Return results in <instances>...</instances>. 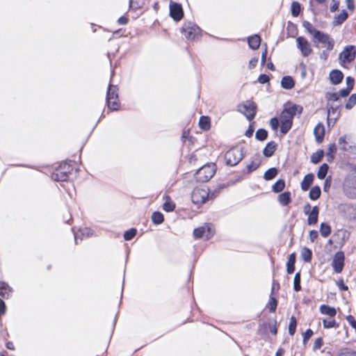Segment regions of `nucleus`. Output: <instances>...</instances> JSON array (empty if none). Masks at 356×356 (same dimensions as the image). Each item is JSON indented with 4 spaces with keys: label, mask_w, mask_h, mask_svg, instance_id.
Returning a JSON list of instances; mask_svg holds the SVG:
<instances>
[{
    "label": "nucleus",
    "mask_w": 356,
    "mask_h": 356,
    "mask_svg": "<svg viewBox=\"0 0 356 356\" xmlns=\"http://www.w3.org/2000/svg\"><path fill=\"white\" fill-rule=\"evenodd\" d=\"M320 312L321 314L330 317H334L337 314V311L334 307L325 305H323L320 307Z\"/></svg>",
    "instance_id": "20"
},
{
    "label": "nucleus",
    "mask_w": 356,
    "mask_h": 356,
    "mask_svg": "<svg viewBox=\"0 0 356 356\" xmlns=\"http://www.w3.org/2000/svg\"><path fill=\"white\" fill-rule=\"evenodd\" d=\"M211 229L208 226L200 227L194 229L193 235L195 238H199L205 236L207 238H210L211 235Z\"/></svg>",
    "instance_id": "14"
},
{
    "label": "nucleus",
    "mask_w": 356,
    "mask_h": 356,
    "mask_svg": "<svg viewBox=\"0 0 356 356\" xmlns=\"http://www.w3.org/2000/svg\"><path fill=\"white\" fill-rule=\"evenodd\" d=\"M243 157L242 149L238 147L228 150L225 154L227 165L234 166L238 163Z\"/></svg>",
    "instance_id": "3"
},
{
    "label": "nucleus",
    "mask_w": 356,
    "mask_h": 356,
    "mask_svg": "<svg viewBox=\"0 0 356 356\" xmlns=\"http://www.w3.org/2000/svg\"><path fill=\"white\" fill-rule=\"evenodd\" d=\"M314 177V176L312 173H309L305 176L303 180L301 182V188L302 191H306L309 188L311 184L313 182Z\"/></svg>",
    "instance_id": "18"
},
{
    "label": "nucleus",
    "mask_w": 356,
    "mask_h": 356,
    "mask_svg": "<svg viewBox=\"0 0 356 356\" xmlns=\"http://www.w3.org/2000/svg\"><path fill=\"white\" fill-rule=\"evenodd\" d=\"M324 155V152L323 150H318L316 152L314 153L311 156V162L313 163H319L323 156Z\"/></svg>",
    "instance_id": "34"
},
{
    "label": "nucleus",
    "mask_w": 356,
    "mask_h": 356,
    "mask_svg": "<svg viewBox=\"0 0 356 356\" xmlns=\"http://www.w3.org/2000/svg\"><path fill=\"white\" fill-rule=\"evenodd\" d=\"M296 254L292 253L289 256L287 261L286 272L288 274H291L295 270Z\"/></svg>",
    "instance_id": "22"
},
{
    "label": "nucleus",
    "mask_w": 356,
    "mask_h": 356,
    "mask_svg": "<svg viewBox=\"0 0 356 356\" xmlns=\"http://www.w3.org/2000/svg\"><path fill=\"white\" fill-rule=\"evenodd\" d=\"M296 47L304 57H307L312 53L311 44L308 40L302 36H299L296 38Z\"/></svg>",
    "instance_id": "9"
},
{
    "label": "nucleus",
    "mask_w": 356,
    "mask_h": 356,
    "mask_svg": "<svg viewBox=\"0 0 356 356\" xmlns=\"http://www.w3.org/2000/svg\"><path fill=\"white\" fill-rule=\"evenodd\" d=\"M341 356H356V352L353 350H347L342 353Z\"/></svg>",
    "instance_id": "63"
},
{
    "label": "nucleus",
    "mask_w": 356,
    "mask_h": 356,
    "mask_svg": "<svg viewBox=\"0 0 356 356\" xmlns=\"http://www.w3.org/2000/svg\"><path fill=\"white\" fill-rule=\"evenodd\" d=\"M313 334V332L312 330L308 329L305 331L303 334L304 341L308 340Z\"/></svg>",
    "instance_id": "60"
},
{
    "label": "nucleus",
    "mask_w": 356,
    "mask_h": 356,
    "mask_svg": "<svg viewBox=\"0 0 356 356\" xmlns=\"http://www.w3.org/2000/svg\"><path fill=\"white\" fill-rule=\"evenodd\" d=\"M259 163H260L258 160L252 161L250 164L247 165L248 172H252L257 169V168L259 166Z\"/></svg>",
    "instance_id": "46"
},
{
    "label": "nucleus",
    "mask_w": 356,
    "mask_h": 356,
    "mask_svg": "<svg viewBox=\"0 0 356 356\" xmlns=\"http://www.w3.org/2000/svg\"><path fill=\"white\" fill-rule=\"evenodd\" d=\"M136 234V229L132 228V229H129L124 232V238L126 241H129V240L132 239L135 236Z\"/></svg>",
    "instance_id": "44"
},
{
    "label": "nucleus",
    "mask_w": 356,
    "mask_h": 356,
    "mask_svg": "<svg viewBox=\"0 0 356 356\" xmlns=\"http://www.w3.org/2000/svg\"><path fill=\"white\" fill-rule=\"evenodd\" d=\"M328 165L326 163H323L321 165V167L318 169V171L317 172V177L320 179H323L328 171Z\"/></svg>",
    "instance_id": "32"
},
{
    "label": "nucleus",
    "mask_w": 356,
    "mask_h": 356,
    "mask_svg": "<svg viewBox=\"0 0 356 356\" xmlns=\"http://www.w3.org/2000/svg\"><path fill=\"white\" fill-rule=\"evenodd\" d=\"M337 150V147L334 143H332L329 145L326 156H329L331 154H333Z\"/></svg>",
    "instance_id": "53"
},
{
    "label": "nucleus",
    "mask_w": 356,
    "mask_h": 356,
    "mask_svg": "<svg viewBox=\"0 0 356 356\" xmlns=\"http://www.w3.org/2000/svg\"><path fill=\"white\" fill-rule=\"evenodd\" d=\"M296 111L297 106L293 105L286 106L281 113L280 121L281 123L280 131L282 134H286L291 129Z\"/></svg>",
    "instance_id": "1"
},
{
    "label": "nucleus",
    "mask_w": 356,
    "mask_h": 356,
    "mask_svg": "<svg viewBox=\"0 0 356 356\" xmlns=\"http://www.w3.org/2000/svg\"><path fill=\"white\" fill-rule=\"evenodd\" d=\"M277 300L275 298L270 297L268 302V308L270 312H274L277 308Z\"/></svg>",
    "instance_id": "45"
},
{
    "label": "nucleus",
    "mask_w": 356,
    "mask_h": 356,
    "mask_svg": "<svg viewBox=\"0 0 356 356\" xmlns=\"http://www.w3.org/2000/svg\"><path fill=\"white\" fill-rule=\"evenodd\" d=\"M332 4L330 6V11L331 12H335L339 8L340 0H332Z\"/></svg>",
    "instance_id": "51"
},
{
    "label": "nucleus",
    "mask_w": 356,
    "mask_h": 356,
    "mask_svg": "<svg viewBox=\"0 0 356 356\" xmlns=\"http://www.w3.org/2000/svg\"><path fill=\"white\" fill-rule=\"evenodd\" d=\"M293 289L296 291H299L301 289L300 286V274L296 273L293 279Z\"/></svg>",
    "instance_id": "39"
},
{
    "label": "nucleus",
    "mask_w": 356,
    "mask_h": 356,
    "mask_svg": "<svg viewBox=\"0 0 356 356\" xmlns=\"http://www.w3.org/2000/svg\"><path fill=\"white\" fill-rule=\"evenodd\" d=\"M269 81V77L268 76L266 75V74H261L259 78H258V81L260 83H266L267 82H268Z\"/></svg>",
    "instance_id": "55"
},
{
    "label": "nucleus",
    "mask_w": 356,
    "mask_h": 356,
    "mask_svg": "<svg viewBox=\"0 0 356 356\" xmlns=\"http://www.w3.org/2000/svg\"><path fill=\"white\" fill-rule=\"evenodd\" d=\"M260 43H261V39H260V37L257 35L250 36L248 38L249 47L252 49H257V48H259Z\"/></svg>",
    "instance_id": "23"
},
{
    "label": "nucleus",
    "mask_w": 356,
    "mask_h": 356,
    "mask_svg": "<svg viewBox=\"0 0 356 356\" xmlns=\"http://www.w3.org/2000/svg\"><path fill=\"white\" fill-rule=\"evenodd\" d=\"M278 201L282 206H286L291 202V193L284 192L278 196Z\"/></svg>",
    "instance_id": "25"
},
{
    "label": "nucleus",
    "mask_w": 356,
    "mask_h": 356,
    "mask_svg": "<svg viewBox=\"0 0 356 356\" xmlns=\"http://www.w3.org/2000/svg\"><path fill=\"white\" fill-rule=\"evenodd\" d=\"M285 186V181L283 179H278L275 184L273 186L272 188L275 193L281 192Z\"/></svg>",
    "instance_id": "33"
},
{
    "label": "nucleus",
    "mask_w": 356,
    "mask_h": 356,
    "mask_svg": "<svg viewBox=\"0 0 356 356\" xmlns=\"http://www.w3.org/2000/svg\"><path fill=\"white\" fill-rule=\"evenodd\" d=\"M344 254L342 252H338L334 257L332 267L336 273H340L343 266Z\"/></svg>",
    "instance_id": "13"
},
{
    "label": "nucleus",
    "mask_w": 356,
    "mask_h": 356,
    "mask_svg": "<svg viewBox=\"0 0 356 356\" xmlns=\"http://www.w3.org/2000/svg\"><path fill=\"white\" fill-rule=\"evenodd\" d=\"M320 232L321 236L325 238L330 235L331 228L328 225L322 222L320 225Z\"/></svg>",
    "instance_id": "35"
},
{
    "label": "nucleus",
    "mask_w": 356,
    "mask_h": 356,
    "mask_svg": "<svg viewBox=\"0 0 356 356\" xmlns=\"http://www.w3.org/2000/svg\"><path fill=\"white\" fill-rule=\"evenodd\" d=\"M347 321L350 323V325L356 330V321L354 317L351 315H349L346 318Z\"/></svg>",
    "instance_id": "54"
},
{
    "label": "nucleus",
    "mask_w": 356,
    "mask_h": 356,
    "mask_svg": "<svg viewBox=\"0 0 356 356\" xmlns=\"http://www.w3.org/2000/svg\"><path fill=\"white\" fill-rule=\"evenodd\" d=\"M238 111L243 113L247 119L252 120L256 114V104L251 101H246L238 106Z\"/></svg>",
    "instance_id": "6"
},
{
    "label": "nucleus",
    "mask_w": 356,
    "mask_h": 356,
    "mask_svg": "<svg viewBox=\"0 0 356 356\" xmlns=\"http://www.w3.org/2000/svg\"><path fill=\"white\" fill-rule=\"evenodd\" d=\"M318 234L316 230H312L309 232V238L311 241L314 242L318 238Z\"/></svg>",
    "instance_id": "58"
},
{
    "label": "nucleus",
    "mask_w": 356,
    "mask_h": 356,
    "mask_svg": "<svg viewBox=\"0 0 356 356\" xmlns=\"http://www.w3.org/2000/svg\"><path fill=\"white\" fill-rule=\"evenodd\" d=\"M314 134L315 136L316 140L318 143H322L324 135L325 128L322 123H318L314 129Z\"/></svg>",
    "instance_id": "15"
},
{
    "label": "nucleus",
    "mask_w": 356,
    "mask_h": 356,
    "mask_svg": "<svg viewBox=\"0 0 356 356\" xmlns=\"http://www.w3.org/2000/svg\"><path fill=\"white\" fill-rule=\"evenodd\" d=\"M321 188L318 186L312 187L309 191V197L312 200H316L319 198L321 195Z\"/></svg>",
    "instance_id": "28"
},
{
    "label": "nucleus",
    "mask_w": 356,
    "mask_h": 356,
    "mask_svg": "<svg viewBox=\"0 0 356 356\" xmlns=\"http://www.w3.org/2000/svg\"><path fill=\"white\" fill-rule=\"evenodd\" d=\"M270 126L273 131H277L279 126V120L276 118H273L270 120Z\"/></svg>",
    "instance_id": "49"
},
{
    "label": "nucleus",
    "mask_w": 356,
    "mask_h": 356,
    "mask_svg": "<svg viewBox=\"0 0 356 356\" xmlns=\"http://www.w3.org/2000/svg\"><path fill=\"white\" fill-rule=\"evenodd\" d=\"M297 325L296 318L294 316H291L290 318V323L289 325V333L290 335H293Z\"/></svg>",
    "instance_id": "38"
},
{
    "label": "nucleus",
    "mask_w": 356,
    "mask_h": 356,
    "mask_svg": "<svg viewBox=\"0 0 356 356\" xmlns=\"http://www.w3.org/2000/svg\"><path fill=\"white\" fill-rule=\"evenodd\" d=\"M281 86L284 89H291L294 86V81L289 76H284L281 81Z\"/></svg>",
    "instance_id": "24"
},
{
    "label": "nucleus",
    "mask_w": 356,
    "mask_h": 356,
    "mask_svg": "<svg viewBox=\"0 0 356 356\" xmlns=\"http://www.w3.org/2000/svg\"><path fill=\"white\" fill-rule=\"evenodd\" d=\"M277 175V170L275 168H271L267 170L264 174V178L266 180H271Z\"/></svg>",
    "instance_id": "29"
},
{
    "label": "nucleus",
    "mask_w": 356,
    "mask_h": 356,
    "mask_svg": "<svg viewBox=\"0 0 356 356\" xmlns=\"http://www.w3.org/2000/svg\"><path fill=\"white\" fill-rule=\"evenodd\" d=\"M308 218H307V222L309 225H315L317 223L318 221V207H314L313 209L311 210V211L307 213Z\"/></svg>",
    "instance_id": "17"
},
{
    "label": "nucleus",
    "mask_w": 356,
    "mask_h": 356,
    "mask_svg": "<svg viewBox=\"0 0 356 356\" xmlns=\"http://www.w3.org/2000/svg\"><path fill=\"white\" fill-rule=\"evenodd\" d=\"M323 345V340L321 338H318L315 340V342L314 343L313 349L314 350H318L321 348V347Z\"/></svg>",
    "instance_id": "52"
},
{
    "label": "nucleus",
    "mask_w": 356,
    "mask_h": 356,
    "mask_svg": "<svg viewBox=\"0 0 356 356\" xmlns=\"http://www.w3.org/2000/svg\"><path fill=\"white\" fill-rule=\"evenodd\" d=\"M152 220L154 223L159 225L163 221V215L161 212H154L152 216Z\"/></svg>",
    "instance_id": "37"
},
{
    "label": "nucleus",
    "mask_w": 356,
    "mask_h": 356,
    "mask_svg": "<svg viewBox=\"0 0 356 356\" xmlns=\"http://www.w3.org/2000/svg\"><path fill=\"white\" fill-rule=\"evenodd\" d=\"M300 11V5L298 2H293L291 3V14L294 17H297Z\"/></svg>",
    "instance_id": "42"
},
{
    "label": "nucleus",
    "mask_w": 356,
    "mask_h": 356,
    "mask_svg": "<svg viewBox=\"0 0 356 356\" xmlns=\"http://www.w3.org/2000/svg\"><path fill=\"white\" fill-rule=\"evenodd\" d=\"M268 131L264 129H259L256 131L255 138L260 141H263L267 138Z\"/></svg>",
    "instance_id": "36"
},
{
    "label": "nucleus",
    "mask_w": 356,
    "mask_h": 356,
    "mask_svg": "<svg viewBox=\"0 0 356 356\" xmlns=\"http://www.w3.org/2000/svg\"><path fill=\"white\" fill-rule=\"evenodd\" d=\"M316 40L323 44V47L327 49V51H331L334 48V41L330 36L323 32L320 31L314 38Z\"/></svg>",
    "instance_id": "10"
},
{
    "label": "nucleus",
    "mask_w": 356,
    "mask_h": 356,
    "mask_svg": "<svg viewBox=\"0 0 356 356\" xmlns=\"http://www.w3.org/2000/svg\"><path fill=\"white\" fill-rule=\"evenodd\" d=\"M326 98L329 102H336L339 99V95L335 92H329L326 95Z\"/></svg>",
    "instance_id": "48"
},
{
    "label": "nucleus",
    "mask_w": 356,
    "mask_h": 356,
    "mask_svg": "<svg viewBox=\"0 0 356 356\" xmlns=\"http://www.w3.org/2000/svg\"><path fill=\"white\" fill-rule=\"evenodd\" d=\"M323 327L325 328H331L338 327V323L334 319H323Z\"/></svg>",
    "instance_id": "40"
},
{
    "label": "nucleus",
    "mask_w": 356,
    "mask_h": 356,
    "mask_svg": "<svg viewBox=\"0 0 356 356\" xmlns=\"http://www.w3.org/2000/svg\"><path fill=\"white\" fill-rule=\"evenodd\" d=\"M337 286H339V288L341 290H342V291H346V290H348V286L343 284V280H339V281L337 282Z\"/></svg>",
    "instance_id": "62"
},
{
    "label": "nucleus",
    "mask_w": 356,
    "mask_h": 356,
    "mask_svg": "<svg viewBox=\"0 0 356 356\" xmlns=\"http://www.w3.org/2000/svg\"><path fill=\"white\" fill-rule=\"evenodd\" d=\"M257 63H258L257 57H254V58H251L250 60L249 61V65H248L249 68L250 69L254 68L257 65Z\"/></svg>",
    "instance_id": "57"
},
{
    "label": "nucleus",
    "mask_w": 356,
    "mask_h": 356,
    "mask_svg": "<svg viewBox=\"0 0 356 356\" xmlns=\"http://www.w3.org/2000/svg\"><path fill=\"white\" fill-rule=\"evenodd\" d=\"M10 293V287L5 282H0V296L3 298H8Z\"/></svg>",
    "instance_id": "26"
},
{
    "label": "nucleus",
    "mask_w": 356,
    "mask_h": 356,
    "mask_svg": "<svg viewBox=\"0 0 356 356\" xmlns=\"http://www.w3.org/2000/svg\"><path fill=\"white\" fill-rule=\"evenodd\" d=\"M347 8L351 11L355 9L354 0H346Z\"/></svg>",
    "instance_id": "59"
},
{
    "label": "nucleus",
    "mask_w": 356,
    "mask_h": 356,
    "mask_svg": "<svg viewBox=\"0 0 356 356\" xmlns=\"http://www.w3.org/2000/svg\"><path fill=\"white\" fill-rule=\"evenodd\" d=\"M209 197V189L206 186L195 188L191 194V200L195 204L205 203Z\"/></svg>",
    "instance_id": "4"
},
{
    "label": "nucleus",
    "mask_w": 356,
    "mask_h": 356,
    "mask_svg": "<svg viewBox=\"0 0 356 356\" xmlns=\"http://www.w3.org/2000/svg\"><path fill=\"white\" fill-rule=\"evenodd\" d=\"M302 26L309 34L312 35L314 38L317 35V33L320 32V31L316 30L314 26L307 21H304L302 22Z\"/></svg>",
    "instance_id": "27"
},
{
    "label": "nucleus",
    "mask_w": 356,
    "mask_h": 356,
    "mask_svg": "<svg viewBox=\"0 0 356 356\" xmlns=\"http://www.w3.org/2000/svg\"><path fill=\"white\" fill-rule=\"evenodd\" d=\"M253 132H254V129H253L252 127L250 126L249 128L248 129V130L245 131V135L247 137L250 138L252 136Z\"/></svg>",
    "instance_id": "64"
},
{
    "label": "nucleus",
    "mask_w": 356,
    "mask_h": 356,
    "mask_svg": "<svg viewBox=\"0 0 356 356\" xmlns=\"http://www.w3.org/2000/svg\"><path fill=\"white\" fill-rule=\"evenodd\" d=\"M276 149V144L275 142L271 141L267 143L265 148L264 149V155L266 157L271 156Z\"/></svg>",
    "instance_id": "19"
},
{
    "label": "nucleus",
    "mask_w": 356,
    "mask_h": 356,
    "mask_svg": "<svg viewBox=\"0 0 356 356\" xmlns=\"http://www.w3.org/2000/svg\"><path fill=\"white\" fill-rule=\"evenodd\" d=\"M346 87L350 88V90H353V86H354V83H355L354 79L352 78L351 76H348V77H346Z\"/></svg>",
    "instance_id": "50"
},
{
    "label": "nucleus",
    "mask_w": 356,
    "mask_h": 356,
    "mask_svg": "<svg viewBox=\"0 0 356 356\" xmlns=\"http://www.w3.org/2000/svg\"><path fill=\"white\" fill-rule=\"evenodd\" d=\"M343 78V74L339 70H333L330 73V79L332 84L337 85L340 83Z\"/></svg>",
    "instance_id": "16"
},
{
    "label": "nucleus",
    "mask_w": 356,
    "mask_h": 356,
    "mask_svg": "<svg viewBox=\"0 0 356 356\" xmlns=\"http://www.w3.org/2000/svg\"><path fill=\"white\" fill-rule=\"evenodd\" d=\"M200 126L203 129H209V119L208 117L202 116L200 119Z\"/></svg>",
    "instance_id": "41"
},
{
    "label": "nucleus",
    "mask_w": 356,
    "mask_h": 356,
    "mask_svg": "<svg viewBox=\"0 0 356 356\" xmlns=\"http://www.w3.org/2000/svg\"><path fill=\"white\" fill-rule=\"evenodd\" d=\"M348 17V13L345 10H341L340 12V13L334 17V21H333L334 25H335V26L341 25L344 21L346 20Z\"/></svg>",
    "instance_id": "21"
},
{
    "label": "nucleus",
    "mask_w": 356,
    "mask_h": 356,
    "mask_svg": "<svg viewBox=\"0 0 356 356\" xmlns=\"http://www.w3.org/2000/svg\"><path fill=\"white\" fill-rule=\"evenodd\" d=\"M356 50L355 46L349 45L345 47L339 54V59L341 63H350L355 57Z\"/></svg>",
    "instance_id": "11"
},
{
    "label": "nucleus",
    "mask_w": 356,
    "mask_h": 356,
    "mask_svg": "<svg viewBox=\"0 0 356 356\" xmlns=\"http://www.w3.org/2000/svg\"><path fill=\"white\" fill-rule=\"evenodd\" d=\"M216 171L214 163H209L200 168L195 173V179L197 181L206 182L213 177Z\"/></svg>",
    "instance_id": "2"
},
{
    "label": "nucleus",
    "mask_w": 356,
    "mask_h": 356,
    "mask_svg": "<svg viewBox=\"0 0 356 356\" xmlns=\"http://www.w3.org/2000/svg\"><path fill=\"white\" fill-rule=\"evenodd\" d=\"M71 166L68 163H63L52 174L51 178L56 181H67L70 173Z\"/></svg>",
    "instance_id": "7"
},
{
    "label": "nucleus",
    "mask_w": 356,
    "mask_h": 356,
    "mask_svg": "<svg viewBox=\"0 0 356 356\" xmlns=\"http://www.w3.org/2000/svg\"><path fill=\"white\" fill-rule=\"evenodd\" d=\"M351 90H350V88H347V87H346V88L342 89V90H341L339 91V95H340L341 97H347V96L350 94V91H351Z\"/></svg>",
    "instance_id": "56"
},
{
    "label": "nucleus",
    "mask_w": 356,
    "mask_h": 356,
    "mask_svg": "<svg viewBox=\"0 0 356 356\" xmlns=\"http://www.w3.org/2000/svg\"><path fill=\"white\" fill-rule=\"evenodd\" d=\"M346 136H341L339 138V145H341V149L343 150V151H346L347 150V148H346Z\"/></svg>",
    "instance_id": "47"
},
{
    "label": "nucleus",
    "mask_w": 356,
    "mask_h": 356,
    "mask_svg": "<svg viewBox=\"0 0 356 356\" xmlns=\"http://www.w3.org/2000/svg\"><path fill=\"white\" fill-rule=\"evenodd\" d=\"M266 56H267V48L266 47L264 51L261 54V64L262 65H264L265 64Z\"/></svg>",
    "instance_id": "61"
},
{
    "label": "nucleus",
    "mask_w": 356,
    "mask_h": 356,
    "mask_svg": "<svg viewBox=\"0 0 356 356\" xmlns=\"http://www.w3.org/2000/svg\"><path fill=\"white\" fill-rule=\"evenodd\" d=\"M312 251L307 248H303L301 250V258L303 261L309 262L312 259Z\"/></svg>",
    "instance_id": "31"
},
{
    "label": "nucleus",
    "mask_w": 356,
    "mask_h": 356,
    "mask_svg": "<svg viewBox=\"0 0 356 356\" xmlns=\"http://www.w3.org/2000/svg\"><path fill=\"white\" fill-rule=\"evenodd\" d=\"M118 101V88L116 86L110 84L106 95L108 107L113 111H117L119 108Z\"/></svg>",
    "instance_id": "5"
},
{
    "label": "nucleus",
    "mask_w": 356,
    "mask_h": 356,
    "mask_svg": "<svg viewBox=\"0 0 356 356\" xmlns=\"http://www.w3.org/2000/svg\"><path fill=\"white\" fill-rule=\"evenodd\" d=\"M175 208V204L171 201L170 197H165V201L163 203V209L167 212L172 211Z\"/></svg>",
    "instance_id": "30"
},
{
    "label": "nucleus",
    "mask_w": 356,
    "mask_h": 356,
    "mask_svg": "<svg viewBox=\"0 0 356 356\" xmlns=\"http://www.w3.org/2000/svg\"><path fill=\"white\" fill-rule=\"evenodd\" d=\"M182 31L186 38L190 40H195L200 35L199 27L191 22L184 24Z\"/></svg>",
    "instance_id": "8"
},
{
    "label": "nucleus",
    "mask_w": 356,
    "mask_h": 356,
    "mask_svg": "<svg viewBox=\"0 0 356 356\" xmlns=\"http://www.w3.org/2000/svg\"><path fill=\"white\" fill-rule=\"evenodd\" d=\"M170 15L175 21L181 20L184 15L181 6L178 3L170 1Z\"/></svg>",
    "instance_id": "12"
},
{
    "label": "nucleus",
    "mask_w": 356,
    "mask_h": 356,
    "mask_svg": "<svg viewBox=\"0 0 356 356\" xmlns=\"http://www.w3.org/2000/svg\"><path fill=\"white\" fill-rule=\"evenodd\" d=\"M356 104V94H353L348 99L345 107L351 109Z\"/></svg>",
    "instance_id": "43"
}]
</instances>
